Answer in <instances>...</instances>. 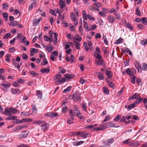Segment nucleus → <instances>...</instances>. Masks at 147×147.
I'll return each instance as SVG.
<instances>
[{
  "label": "nucleus",
  "mask_w": 147,
  "mask_h": 147,
  "mask_svg": "<svg viewBox=\"0 0 147 147\" xmlns=\"http://www.w3.org/2000/svg\"><path fill=\"white\" fill-rule=\"evenodd\" d=\"M80 94L78 91L76 92L72 96V98L76 102L78 101H80L81 98L80 96Z\"/></svg>",
  "instance_id": "nucleus-1"
},
{
  "label": "nucleus",
  "mask_w": 147,
  "mask_h": 147,
  "mask_svg": "<svg viewBox=\"0 0 147 147\" xmlns=\"http://www.w3.org/2000/svg\"><path fill=\"white\" fill-rule=\"evenodd\" d=\"M114 141V139L113 138H111L106 140V142H103V144H106L108 147H109V145L111 144Z\"/></svg>",
  "instance_id": "nucleus-2"
},
{
  "label": "nucleus",
  "mask_w": 147,
  "mask_h": 147,
  "mask_svg": "<svg viewBox=\"0 0 147 147\" xmlns=\"http://www.w3.org/2000/svg\"><path fill=\"white\" fill-rule=\"evenodd\" d=\"M103 125L104 128L114 127L115 126V125L111 122H108L105 123Z\"/></svg>",
  "instance_id": "nucleus-3"
},
{
  "label": "nucleus",
  "mask_w": 147,
  "mask_h": 147,
  "mask_svg": "<svg viewBox=\"0 0 147 147\" xmlns=\"http://www.w3.org/2000/svg\"><path fill=\"white\" fill-rule=\"evenodd\" d=\"M134 64L135 66L137 69L138 72H140L141 67L140 63L137 61H135L134 62Z\"/></svg>",
  "instance_id": "nucleus-4"
},
{
  "label": "nucleus",
  "mask_w": 147,
  "mask_h": 147,
  "mask_svg": "<svg viewBox=\"0 0 147 147\" xmlns=\"http://www.w3.org/2000/svg\"><path fill=\"white\" fill-rule=\"evenodd\" d=\"M49 126V124L47 123H45L41 125V129L45 132L48 130Z\"/></svg>",
  "instance_id": "nucleus-5"
},
{
  "label": "nucleus",
  "mask_w": 147,
  "mask_h": 147,
  "mask_svg": "<svg viewBox=\"0 0 147 147\" xmlns=\"http://www.w3.org/2000/svg\"><path fill=\"white\" fill-rule=\"evenodd\" d=\"M28 132L26 131H25L18 135V138L20 139L25 138L28 136Z\"/></svg>",
  "instance_id": "nucleus-6"
},
{
  "label": "nucleus",
  "mask_w": 147,
  "mask_h": 147,
  "mask_svg": "<svg viewBox=\"0 0 147 147\" xmlns=\"http://www.w3.org/2000/svg\"><path fill=\"white\" fill-rule=\"evenodd\" d=\"M11 91L13 94L17 95L20 94L21 92V91L18 88H12Z\"/></svg>",
  "instance_id": "nucleus-7"
},
{
  "label": "nucleus",
  "mask_w": 147,
  "mask_h": 147,
  "mask_svg": "<svg viewBox=\"0 0 147 147\" xmlns=\"http://www.w3.org/2000/svg\"><path fill=\"white\" fill-rule=\"evenodd\" d=\"M95 63L96 65H102L103 67H105V64L104 61L102 59H99L98 60H96L95 61Z\"/></svg>",
  "instance_id": "nucleus-8"
},
{
  "label": "nucleus",
  "mask_w": 147,
  "mask_h": 147,
  "mask_svg": "<svg viewBox=\"0 0 147 147\" xmlns=\"http://www.w3.org/2000/svg\"><path fill=\"white\" fill-rule=\"evenodd\" d=\"M107 18L109 22L110 23H113L115 21V19L111 15H108Z\"/></svg>",
  "instance_id": "nucleus-9"
},
{
  "label": "nucleus",
  "mask_w": 147,
  "mask_h": 147,
  "mask_svg": "<svg viewBox=\"0 0 147 147\" xmlns=\"http://www.w3.org/2000/svg\"><path fill=\"white\" fill-rule=\"evenodd\" d=\"M74 113L76 114L77 116L79 117V116L81 115V113L76 105L74 106Z\"/></svg>",
  "instance_id": "nucleus-10"
},
{
  "label": "nucleus",
  "mask_w": 147,
  "mask_h": 147,
  "mask_svg": "<svg viewBox=\"0 0 147 147\" xmlns=\"http://www.w3.org/2000/svg\"><path fill=\"white\" fill-rule=\"evenodd\" d=\"M65 81V78L63 77L57 80V82H55V84H60L63 82H64Z\"/></svg>",
  "instance_id": "nucleus-11"
},
{
  "label": "nucleus",
  "mask_w": 147,
  "mask_h": 147,
  "mask_svg": "<svg viewBox=\"0 0 147 147\" xmlns=\"http://www.w3.org/2000/svg\"><path fill=\"white\" fill-rule=\"evenodd\" d=\"M11 110L10 109V108H6L5 109V112L3 113L6 115L9 116L11 115Z\"/></svg>",
  "instance_id": "nucleus-12"
},
{
  "label": "nucleus",
  "mask_w": 147,
  "mask_h": 147,
  "mask_svg": "<svg viewBox=\"0 0 147 147\" xmlns=\"http://www.w3.org/2000/svg\"><path fill=\"white\" fill-rule=\"evenodd\" d=\"M36 94L38 96V98L39 100L42 99V94L41 91L40 90H37Z\"/></svg>",
  "instance_id": "nucleus-13"
},
{
  "label": "nucleus",
  "mask_w": 147,
  "mask_h": 147,
  "mask_svg": "<svg viewBox=\"0 0 147 147\" xmlns=\"http://www.w3.org/2000/svg\"><path fill=\"white\" fill-rule=\"evenodd\" d=\"M30 54L31 56H32L34 53H37L38 52V49H36L35 48H31L30 49Z\"/></svg>",
  "instance_id": "nucleus-14"
},
{
  "label": "nucleus",
  "mask_w": 147,
  "mask_h": 147,
  "mask_svg": "<svg viewBox=\"0 0 147 147\" xmlns=\"http://www.w3.org/2000/svg\"><path fill=\"white\" fill-rule=\"evenodd\" d=\"M89 134L87 132L81 131L80 132V136L81 137L86 138Z\"/></svg>",
  "instance_id": "nucleus-15"
},
{
  "label": "nucleus",
  "mask_w": 147,
  "mask_h": 147,
  "mask_svg": "<svg viewBox=\"0 0 147 147\" xmlns=\"http://www.w3.org/2000/svg\"><path fill=\"white\" fill-rule=\"evenodd\" d=\"M106 82L108 83V85L110 87L112 88L113 89H114L115 87L114 86V85L113 84V83L109 81L108 80L107 78L106 79Z\"/></svg>",
  "instance_id": "nucleus-16"
},
{
  "label": "nucleus",
  "mask_w": 147,
  "mask_h": 147,
  "mask_svg": "<svg viewBox=\"0 0 147 147\" xmlns=\"http://www.w3.org/2000/svg\"><path fill=\"white\" fill-rule=\"evenodd\" d=\"M105 74L109 78H111L113 75L111 71L107 70L105 71Z\"/></svg>",
  "instance_id": "nucleus-17"
},
{
  "label": "nucleus",
  "mask_w": 147,
  "mask_h": 147,
  "mask_svg": "<svg viewBox=\"0 0 147 147\" xmlns=\"http://www.w3.org/2000/svg\"><path fill=\"white\" fill-rule=\"evenodd\" d=\"M142 70H147V64L146 63H142V67H141V69H140V72H141Z\"/></svg>",
  "instance_id": "nucleus-18"
},
{
  "label": "nucleus",
  "mask_w": 147,
  "mask_h": 147,
  "mask_svg": "<svg viewBox=\"0 0 147 147\" xmlns=\"http://www.w3.org/2000/svg\"><path fill=\"white\" fill-rule=\"evenodd\" d=\"M96 73L98 74V75L97 76L98 78L100 80H104V78L103 74L100 72H96Z\"/></svg>",
  "instance_id": "nucleus-19"
},
{
  "label": "nucleus",
  "mask_w": 147,
  "mask_h": 147,
  "mask_svg": "<svg viewBox=\"0 0 147 147\" xmlns=\"http://www.w3.org/2000/svg\"><path fill=\"white\" fill-rule=\"evenodd\" d=\"M65 5V1L60 0L59 1V5L61 9H62Z\"/></svg>",
  "instance_id": "nucleus-20"
},
{
  "label": "nucleus",
  "mask_w": 147,
  "mask_h": 147,
  "mask_svg": "<svg viewBox=\"0 0 147 147\" xmlns=\"http://www.w3.org/2000/svg\"><path fill=\"white\" fill-rule=\"evenodd\" d=\"M69 112L70 115V118L72 120L74 119V117L75 116V114L72 111V110L70 109L69 110Z\"/></svg>",
  "instance_id": "nucleus-21"
},
{
  "label": "nucleus",
  "mask_w": 147,
  "mask_h": 147,
  "mask_svg": "<svg viewBox=\"0 0 147 147\" xmlns=\"http://www.w3.org/2000/svg\"><path fill=\"white\" fill-rule=\"evenodd\" d=\"M58 35L57 33H54V40H53V42L55 45H56L58 42L57 41Z\"/></svg>",
  "instance_id": "nucleus-22"
},
{
  "label": "nucleus",
  "mask_w": 147,
  "mask_h": 147,
  "mask_svg": "<svg viewBox=\"0 0 147 147\" xmlns=\"http://www.w3.org/2000/svg\"><path fill=\"white\" fill-rule=\"evenodd\" d=\"M100 127H97L96 128H94L93 129L94 130L97 131H100L103 130L104 129V127H103V125H100Z\"/></svg>",
  "instance_id": "nucleus-23"
},
{
  "label": "nucleus",
  "mask_w": 147,
  "mask_h": 147,
  "mask_svg": "<svg viewBox=\"0 0 147 147\" xmlns=\"http://www.w3.org/2000/svg\"><path fill=\"white\" fill-rule=\"evenodd\" d=\"M70 17L71 20L74 21H75L76 20V16L73 12H71L70 13Z\"/></svg>",
  "instance_id": "nucleus-24"
},
{
  "label": "nucleus",
  "mask_w": 147,
  "mask_h": 147,
  "mask_svg": "<svg viewBox=\"0 0 147 147\" xmlns=\"http://www.w3.org/2000/svg\"><path fill=\"white\" fill-rule=\"evenodd\" d=\"M140 96L138 94L135 93L133 94L131 98V99L134 100L138 98Z\"/></svg>",
  "instance_id": "nucleus-25"
},
{
  "label": "nucleus",
  "mask_w": 147,
  "mask_h": 147,
  "mask_svg": "<svg viewBox=\"0 0 147 147\" xmlns=\"http://www.w3.org/2000/svg\"><path fill=\"white\" fill-rule=\"evenodd\" d=\"M41 20V19H38V20L36 19H34L33 22L34 26H36L38 24Z\"/></svg>",
  "instance_id": "nucleus-26"
},
{
  "label": "nucleus",
  "mask_w": 147,
  "mask_h": 147,
  "mask_svg": "<svg viewBox=\"0 0 147 147\" xmlns=\"http://www.w3.org/2000/svg\"><path fill=\"white\" fill-rule=\"evenodd\" d=\"M65 78L68 79H71L73 78V75L69 74H65L64 75Z\"/></svg>",
  "instance_id": "nucleus-27"
},
{
  "label": "nucleus",
  "mask_w": 147,
  "mask_h": 147,
  "mask_svg": "<svg viewBox=\"0 0 147 147\" xmlns=\"http://www.w3.org/2000/svg\"><path fill=\"white\" fill-rule=\"evenodd\" d=\"M100 54L96 53L95 52H94V55L96 59L99 60L101 59L102 56L99 55Z\"/></svg>",
  "instance_id": "nucleus-28"
},
{
  "label": "nucleus",
  "mask_w": 147,
  "mask_h": 147,
  "mask_svg": "<svg viewBox=\"0 0 147 147\" xmlns=\"http://www.w3.org/2000/svg\"><path fill=\"white\" fill-rule=\"evenodd\" d=\"M40 71L42 73H44L46 72L47 74L49 73L50 72V70L49 68L45 69L42 68L40 70Z\"/></svg>",
  "instance_id": "nucleus-29"
},
{
  "label": "nucleus",
  "mask_w": 147,
  "mask_h": 147,
  "mask_svg": "<svg viewBox=\"0 0 147 147\" xmlns=\"http://www.w3.org/2000/svg\"><path fill=\"white\" fill-rule=\"evenodd\" d=\"M0 86H3L5 88H7L10 86V84L9 82H7V83L0 84Z\"/></svg>",
  "instance_id": "nucleus-30"
},
{
  "label": "nucleus",
  "mask_w": 147,
  "mask_h": 147,
  "mask_svg": "<svg viewBox=\"0 0 147 147\" xmlns=\"http://www.w3.org/2000/svg\"><path fill=\"white\" fill-rule=\"evenodd\" d=\"M26 38L24 36H22L20 38V42L21 43H25Z\"/></svg>",
  "instance_id": "nucleus-31"
},
{
  "label": "nucleus",
  "mask_w": 147,
  "mask_h": 147,
  "mask_svg": "<svg viewBox=\"0 0 147 147\" xmlns=\"http://www.w3.org/2000/svg\"><path fill=\"white\" fill-rule=\"evenodd\" d=\"M125 25L126 27L130 29V30H133L132 27L131 26V24L128 23H127L126 22L125 23Z\"/></svg>",
  "instance_id": "nucleus-32"
},
{
  "label": "nucleus",
  "mask_w": 147,
  "mask_h": 147,
  "mask_svg": "<svg viewBox=\"0 0 147 147\" xmlns=\"http://www.w3.org/2000/svg\"><path fill=\"white\" fill-rule=\"evenodd\" d=\"M135 11L136 14L138 16H141V12L139 9L137 7L135 9Z\"/></svg>",
  "instance_id": "nucleus-33"
},
{
  "label": "nucleus",
  "mask_w": 147,
  "mask_h": 147,
  "mask_svg": "<svg viewBox=\"0 0 147 147\" xmlns=\"http://www.w3.org/2000/svg\"><path fill=\"white\" fill-rule=\"evenodd\" d=\"M17 118V117L15 116H10L7 117L6 119V120H14Z\"/></svg>",
  "instance_id": "nucleus-34"
},
{
  "label": "nucleus",
  "mask_w": 147,
  "mask_h": 147,
  "mask_svg": "<svg viewBox=\"0 0 147 147\" xmlns=\"http://www.w3.org/2000/svg\"><path fill=\"white\" fill-rule=\"evenodd\" d=\"M31 115V114L29 113L28 112H22L21 113L20 115L21 116H29Z\"/></svg>",
  "instance_id": "nucleus-35"
},
{
  "label": "nucleus",
  "mask_w": 147,
  "mask_h": 147,
  "mask_svg": "<svg viewBox=\"0 0 147 147\" xmlns=\"http://www.w3.org/2000/svg\"><path fill=\"white\" fill-rule=\"evenodd\" d=\"M75 43L74 45L75 47H76L77 49H79L80 48V43L76 41H74Z\"/></svg>",
  "instance_id": "nucleus-36"
},
{
  "label": "nucleus",
  "mask_w": 147,
  "mask_h": 147,
  "mask_svg": "<svg viewBox=\"0 0 147 147\" xmlns=\"http://www.w3.org/2000/svg\"><path fill=\"white\" fill-rule=\"evenodd\" d=\"M103 92L104 93H105L107 94H109V90L105 87H103Z\"/></svg>",
  "instance_id": "nucleus-37"
},
{
  "label": "nucleus",
  "mask_w": 147,
  "mask_h": 147,
  "mask_svg": "<svg viewBox=\"0 0 147 147\" xmlns=\"http://www.w3.org/2000/svg\"><path fill=\"white\" fill-rule=\"evenodd\" d=\"M142 23L145 25H147V18L145 17L142 18Z\"/></svg>",
  "instance_id": "nucleus-38"
},
{
  "label": "nucleus",
  "mask_w": 147,
  "mask_h": 147,
  "mask_svg": "<svg viewBox=\"0 0 147 147\" xmlns=\"http://www.w3.org/2000/svg\"><path fill=\"white\" fill-rule=\"evenodd\" d=\"M76 37L75 38V39H76V40L78 41L79 42H80L82 40L80 36L78 34H76Z\"/></svg>",
  "instance_id": "nucleus-39"
},
{
  "label": "nucleus",
  "mask_w": 147,
  "mask_h": 147,
  "mask_svg": "<svg viewBox=\"0 0 147 147\" xmlns=\"http://www.w3.org/2000/svg\"><path fill=\"white\" fill-rule=\"evenodd\" d=\"M84 143V142L83 141H80L79 142H73V145L75 146H79L81 144H83Z\"/></svg>",
  "instance_id": "nucleus-40"
},
{
  "label": "nucleus",
  "mask_w": 147,
  "mask_h": 147,
  "mask_svg": "<svg viewBox=\"0 0 147 147\" xmlns=\"http://www.w3.org/2000/svg\"><path fill=\"white\" fill-rule=\"evenodd\" d=\"M121 116L119 114H118L114 118V120L115 121H118L121 119Z\"/></svg>",
  "instance_id": "nucleus-41"
},
{
  "label": "nucleus",
  "mask_w": 147,
  "mask_h": 147,
  "mask_svg": "<svg viewBox=\"0 0 147 147\" xmlns=\"http://www.w3.org/2000/svg\"><path fill=\"white\" fill-rule=\"evenodd\" d=\"M114 15L115 16V18L116 19L119 20L121 19V16L119 13L116 12L114 14Z\"/></svg>",
  "instance_id": "nucleus-42"
},
{
  "label": "nucleus",
  "mask_w": 147,
  "mask_h": 147,
  "mask_svg": "<svg viewBox=\"0 0 147 147\" xmlns=\"http://www.w3.org/2000/svg\"><path fill=\"white\" fill-rule=\"evenodd\" d=\"M29 73L30 74L34 76H36L38 75V73H36L35 72L33 71H30Z\"/></svg>",
  "instance_id": "nucleus-43"
},
{
  "label": "nucleus",
  "mask_w": 147,
  "mask_h": 147,
  "mask_svg": "<svg viewBox=\"0 0 147 147\" xmlns=\"http://www.w3.org/2000/svg\"><path fill=\"white\" fill-rule=\"evenodd\" d=\"M32 110L33 112L36 113L37 111V109L35 105H32Z\"/></svg>",
  "instance_id": "nucleus-44"
},
{
  "label": "nucleus",
  "mask_w": 147,
  "mask_h": 147,
  "mask_svg": "<svg viewBox=\"0 0 147 147\" xmlns=\"http://www.w3.org/2000/svg\"><path fill=\"white\" fill-rule=\"evenodd\" d=\"M17 147H30V146H28L27 144H21L19 145H16Z\"/></svg>",
  "instance_id": "nucleus-45"
},
{
  "label": "nucleus",
  "mask_w": 147,
  "mask_h": 147,
  "mask_svg": "<svg viewBox=\"0 0 147 147\" xmlns=\"http://www.w3.org/2000/svg\"><path fill=\"white\" fill-rule=\"evenodd\" d=\"M96 126V124H94L92 125H89L87 126L85 128L87 129H92L94 128Z\"/></svg>",
  "instance_id": "nucleus-46"
},
{
  "label": "nucleus",
  "mask_w": 147,
  "mask_h": 147,
  "mask_svg": "<svg viewBox=\"0 0 147 147\" xmlns=\"http://www.w3.org/2000/svg\"><path fill=\"white\" fill-rule=\"evenodd\" d=\"M142 100V98L140 96L138 98H137L136 101H135L134 102H135V103L139 104L141 101Z\"/></svg>",
  "instance_id": "nucleus-47"
},
{
  "label": "nucleus",
  "mask_w": 147,
  "mask_h": 147,
  "mask_svg": "<svg viewBox=\"0 0 147 147\" xmlns=\"http://www.w3.org/2000/svg\"><path fill=\"white\" fill-rule=\"evenodd\" d=\"M48 64V62L47 59L45 58L43 59V61L41 63V65H47Z\"/></svg>",
  "instance_id": "nucleus-48"
},
{
  "label": "nucleus",
  "mask_w": 147,
  "mask_h": 147,
  "mask_svg": "<svg viewBox=\"0 0 147 147\" xmlns=\"http://www.w3.org/2000/svg\"><path fill=\"white\" fill-rule=\"evenodd\" d=\"M8 7V5L7 3H3L2 5V8L6 10L7 9Z\"/></svg>",
  "instance_id": "nucleus-49"
},
{
  "label": "nucleus",
  "mask_w": 147,
  "mask_h": 147,
  "mask_svg": "<svg viewBox=\"0 0 147 147\" xmlns=\"http://www.w3.org/2000/svg\"><path fill=\"white\" fill-rule=\"evenodd\" d=\"M123 40L121 38H119V39L117 40L115 42V44H119L122 42Z\"/></svg>",
  "instance_id": "nucleus-50"
},
{
  "label": "nucleus",
  "mask_w": 147,
  "mask_h": 147,
  "mask_svg": "<svg viewBox=\"0 0 147 147\" xmlns=\"http://www.w3.org/2000/svg\"><path fill=\"white\" fill-rule=\"evenodd\" d=\"M127 74L129 76H132L133 75L131 72L129 68H128L126 70Z\"/></svg>",
  "instance_id": "nucleus-51"
},
{
  "label": "nucleus",
  "mask_w": 147,
  "mask_h": 147,
  "mask_svg": "<svg viewBox=\"0 0 147 147\" xmlns=\"http://www.w3.org/2000/svg\"><path fill=\"white\" fill-rule=\"evenodd\" d=\"M74 59L75 57L72 54H71L70 56V63H72L74 62Z\"/></svg>",
  "instance_id": "nucleus-52"
},
{
  "label": "nucleus",
  "mask_w": 147,
  "mask_h": 147,
  "mask_svg": "<svg viewBox=\"0 0 147 147\" xmlns=\"http://www.w3.org/2000/svg\"><path fill=\"white\" fill-rule=\"evenodd\" d=\"M88 45L91 51H92V49L93 48V46L92 45V42L88 40Z\"/></svg>",
  "instance_id": "nucleus-53"
},
{
  "label": "nucleus",
  "mask_w": 147,
  "mask_h": 147,
  "mask_svg": "<svg viewBox=\"0 0 147 147\" xmlns=\"http://www.w3.org/2000/svg\"><path fill=\"white\" fill-rule=\"evenodd\" d=\"M83 46L84 48L86 51L88 52V48L87 46V44L86 42H84L83 43Z\"/></svg>",
  "instance_id": "nucleus-54"
},
{
  "label": "nucleus",
  "mask_w": 147,
  "mask_h": 147,
  "mask_svg": "<svg viewBox=\"0 0 147 147\" xmlns=\"http://www.w3.org/2000/svg\"><path fill=\"white\" fill-rule=\"evenodd\" d=\"M26 125H20L19 126H18L16 128V130H18L22 128H24L25 127H26Z\"/></svg>",
  "instance_id": "nucleus-55"
},
{
  "label": "nucleus",
  "mask_w": 147,
  "mask_h": 147,
  "mask_svg": "<svg viewBox=\"0 0 147 147\" xmlns=\"http://www.w3.org/2000/svg\"><path fill=\"white\" fill-rule=\"evenodd\" d=\"M44 121H43L41 120H37L34 121L33 122V123L35 124H42L43 123Z\"/></svg>",
  "instance_id": "nucleus-56"
},
{
  "label": "nucleus",
  "mask_w": 147,
  "mask_h": 147,
  "mask_svg": "<svg viewBox=\"0 0 147 147\" xmlns=\"http://www.w3.org/2000/svg\"><path fill=\"white\" fill-rule=\"evenodd\" d=\"M137 27L140 30H144L145 29L144 27L143 26V25L140 24H138L137 25Z\"/></svg>",
  "instance_id": "nucleus-57"
},
{
  "label": "nucleus",
  "mask_w": 147,
  "mask_h": 147,
  "mask_svg": "<svg viewBox=\"0 0 147 147\" xmlns=\"http://www.w3.org/2000/svg\"><path fill=\"white\" fill-rule=\"evenodd\" d=\"M11 35V34L9 32L5 35L4 36V39H7L8 37H10Z\"/></svg>",
  "instance_id": "nucleus-58"
},
{
  "label": "nucleus",
  "mask_w": 147,
  "mask_h": 147,
  "mask_svg": "<svg viewBox=\"0 0 147 147\" xmlns=\"http://www.w3.org/2000/svg\"><path fill=\"white\" fill-rule=\"evenodd\" d=\"M71 88V86H69L67 88L64 89L63 91V92L64 93H65L67 92H69Z\"/></svg>",
  "instance_id": "nucleus-59"
},
{
  "label": "nucleus",
  "mask_w": 147,
  "mask_h": 147,
  "mask_svg": "<svg viewBox=\"0 0 147 147\" xmlns=\"http://www.w3.org/2000/svg\"><path fill=\"white\" fill-rule=\"evenodd\" d=\"M98 14L99 15L103 17H105L106 16V14L103 11H100L99 12Z\"/></svg>",
  "instance_id": "nucleus-60"
},
{
  "label": "nucleus",
  "mask_w": 147,
  "mask_h": 147,
  "mask_svg": "<svg viewBox=\"0 0 147 147\" xmlns=\"http://www.w3.org/2000/svg\"><path fill=\"white\" fill-rule=\"evenodd\" d=\"M132 78H131V82L133 84H135V77L134 75H133L132 76Z\"/></svg>",
  "instance_id": "nucleus-61"
},
{
  "label": "nucleus",
  "mask_w": 147,
  "mask_h": 147,
  "mask_svg": "<svg viewBox=\"0 0 147 147\" xmlns=\"http://www.w3.org/2000/svg\"><path fill=\"white\" fill-rule=\"evenodd\" d=\"M86 103H83L82 104V107L83 110L85 111H86Z\"/></svg>",
  "instance_id": "nucleus-62"
},
{
  "label": "nucleus",
  "mask_w": 147,
  "mask_h": 147,
  "mask_svg": "<svg viewBox=\"0 0 147 147\" xmlns=\"http://www.w3.org/2000/svg\"><path fill=\"white\" fill-rule=\"evenodd\" d=\"M59 69H60V70L62 74H63L65 73V72L66 71H65V69H63V67H59Z\"/></svg>",
  "instance_id": "nucleus-63"
},
{
  "label": "nucleus",
  "mask_w": 147,
  "mask_h": 147,
  "mask_svg": "<svg viewBox=\"0 0 147 147\" xmlns=\"http://www.w3.org/2000/svg\"><path fill=\"white\" fill-rule=\"evenodd\" d=\"M20 84L16 82H12V85L16 87H18Z\"/></svg>",
  "instance_id": "nucleus-64"
}]
</instances>
